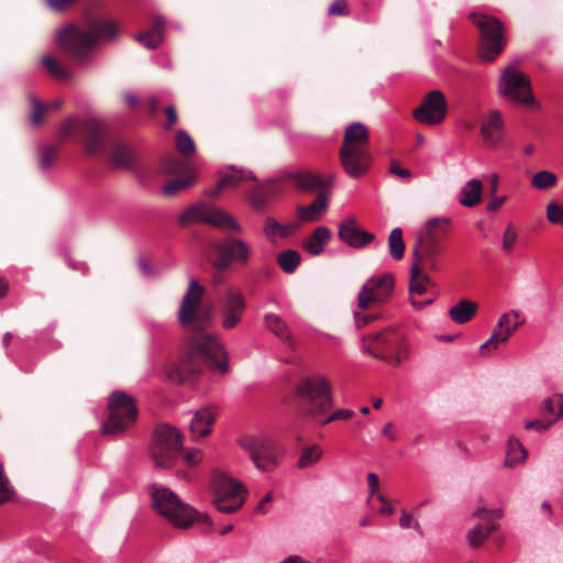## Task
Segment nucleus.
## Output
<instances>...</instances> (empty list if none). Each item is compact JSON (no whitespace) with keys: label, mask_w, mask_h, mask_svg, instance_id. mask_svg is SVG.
I'll return each mask as SVG.
<instances>
[{"label":"nucleus","mask_w":563,"mask_h":563,"mask_svg":"<svg viewBox=\"0 0 563 563\" xmlns=\"http://www.w3.org/2000/svg\"><path fill=\"white\" fill-rule=\"evenodd\" d=\"M339 159L342 169L352 178L368 172L372 164L369 131L363 123L353 122L345 128Z\"/></svg>","instance_id":"7ed1b4c3"},{"label":"nucleus","mask_w":563,"mask_h":563,"mask_svg":"<svg viewBox=\"0 0 563 563\" xmlns=\"http://www.w3.org/2000/svg\"><path fill=\"white\" fill-rule=\"evenodd\" d=\"M273 500V493L269 492L267 493L262 499L261 501L258 503V505L256 506V509L255 511L257 514H261V515H265L267 514L268 511V508H267V505L271 504Z\"/></svg>","instance_id":"680f3d73"},{"label":"nucleus","mask_w":563,"mask_h":563,"mask_svg":"<svg viewBox=\"0 0 563 563\" xmlns=\"http://www.w3.org/2000/svg\"><path fill=\"white\" fill-rule=\"evenodd\" d=\"M209 249L216 254L211 265L218 272L227 271L232 263L246 266L252 257L251 246L242 239L229 236L219 242H211Z\"/></svg>","instance_id":"dca6fc26"},{"label":"nucleus","mask_w":563,"mask_h":563,"mask_svg":"<svg viewBox=\"0 0 563 563\" xmlns=\"http://www.w3.org/2000/svg\"><path fill=\"white\" fill-rule=\"evenodd\" d=\"M528 452L522 443L515 437H510L507 443L505 466L514 467L527 459Z\"/></svg>","instance_id":"e433bc0d"},{"label":"nucleus","mask_w":563,"mask_h":563,"mask_svg":"<svg viewBox=\"0 0 563 563\" xmlns=\"http://www.w3.org/2000/svg\"><path fill=\"white\" fill-rule=\"evenodd\" d=\"M181 227H188L192 223H207L222 230L242 232V227L228 212L205 203H197L188 207L178 218Z\"/></svg>","instance_id":"4468645a"},{"label":"nucleus","mask_w":563,"mask_h":563,"mask_svg":"<svg viewBox=\"0 0 563 563\" xmlns=\"http://www.w3.org/2000/svg\"><path fill=\"white\" fill-rule=\"evenodd\" d=\"M321 457L322 450L316 444L309 445L302 450L297 462V467L300 470L309 468L318 463Z\"/></svg>","instance_id":"ea45409f"},{"label":"nucleus","mask_w":563,"mask_h":563,"mask_svg":"<svg viewBox=\"0 0 563 563\" xmlns=\"http://www.w3.org/2000/svg\"><path fill=\"white\" fill-rule=\"evenodd\" d=\"M506 197H494L492 201L487 205L488 211H497L505 202Z\"/></svg>","instance_id":"774afa93"},{"label":"nucleus","mask_w":563,"mask_h":563,"mask_svg":"<svg viewBox=\"0 0 563 563\" xmlns=\"http://www.w3.org/2000/svg\"><path fill=\"white\" fill-rule=\"evenodd\" d=\"M553 423H554V420H550V421L545 422L543 420L536 419V420L527 422L525 428L527 430L534 429V430H539V431H544V430H548Z\"/></svg>","instance_id":"13d9d810"},{"label":"nucleus","mask_w":563,"mask_h":563,"mask_svg":"<svg viewBox=\"0 0 563 563\" xmlns=\"http://www.w3.org/2000/svg\"><path fill=\"white\" fill-rule=\"evenodd\" d=\"M448 101L440 90L428 92L419 107L412 111V117L426 125H438L442 123L448 113Z\"/></svg>","instance_id":"aec40b11"},{"label":"nucleus","mask_w":563,"mask_h":563,"mask_svg":"<svg viewBox=\"0 0 563 563\" xmlns=\"http://www.w3.org/2000/svg\"><path fill=\"white\" fill-rule=\"evenodd\" d=\"M205 292V288L197 280H190L181 299L178 320L188 334L206 332L205 325L209 322L210 314L202 306Z\"/></svg>","instance_id":"9b49d317"},{"label":"nucleus","mask_w":563,"mask_h":563,"mask_svg":"<svg viewBox=\"0 0 563 563\" xmlns=\"http://www.w3.org/2000/svg\"><path fill=\"white\" fill-rule=\"evenodd\" d=\"M499 529V523H485L479 521L466 531L465 538L472 550L481 549L492 533Z\"/></svg>","instance_id":"bb28decb"},{"label":"nucleus","mask_w":563,"mask_h":563,"mask_svg":"<svg viewBox=\"0 0 563 563\" xmlns=\"http://www.w3.org/2000/svg\"><path fill=\"white\" fill-rule=\"evenodd\" d=\"M353 416L354 412L352 410L340 409L333 412L332 415L328 416L325 419L320 420V424L325 426L335 420H347L351 419Z\"/></svg>","instance_id":"8fccbe9b"},{"label":"nucleus","mask_w":563,"mask_h":563,"mask_svg":"<svg viewBox=\"0 0 563 563\" xmlns=\"http://www.w3.org/2000/svg\"><path fill=\"white\" fill-rule=\"evenodd\" d=\"M389 170L391 174L401 178L408 179L411 177V172L400 167L396 162H391Z\"/></svg>","instance_id":"0e129e2a"},{"label":"nucleus","mask_w":563,"mask_h":563,"mask_svg":"<svg viewBox=\"0 0 563 563\" xmlns=\"http://www.w3.org/2000/svg\"><path fill=\"white\" fill-rule=\"evenodd\" d=\"M230 170H231L230 174L224 175L214 188H210L207 190L206 194L209 198H216L220 195V192L224 188H227V187L235 188L242 181H245L249 179L253 180V181H257L254 174L250 170L238 169L235 167H231Z\"/></svg>","instance_id":"393cba45"},{"label":"nucleus","mask_w":563,"mask_h":563,"mask_svg":"<svg viewBox=\"0 0 563 563\" xmlns=\"http://www.w3.org/2000/svg\"><path fill=\"white\" fill-rule=\"evenodd\" d=\"M472 516L487 525L498 523V520L503 517V510L501 509H487L485 506H478L473 511Z\"/></svg>","instance_id":"a18cd8bd"},{"label":"nucleus","mask_w":563,"mask_h":563,"mask_svg":"<svg viewBox=\"0 0 563 563\" xmlns=\"http://www.w3.org/2000/svg\"><path fill=\"white\" fill-rule=\"evenodd\" d=\"M159 169L166 175L175 176L164 186V194L166 196H174L189 188L196 181V175L190 165L173 154L162 158Z\"/></svg>","instance_id":"6ab92c4d"},{"label":"nucleus","mask_w":563,"mask_h":563,"mask_svg":"<svg viewBox=\"0 0 563 563\" xmlns=\"http://www.w3.org/2000/svg\"><path fill=\"white\" fill-rule=\"evenodd\" d=\"M298 228L299 223L282 224L276 219L267 217L264 221L263 232L268 240L274 241L276 236H288Z\"/></svg>","instance_id":"c9c22d12"},{"label":"nucleus","mask_w":563,"mask_h":563,"mask_svg":"<svg viewBox=\"0 0 563 563\" xmlns=\"http://www.w3.org/2000/svg\"><path fill=\"white\" fill-rule=\"evenodd\" d=\"M327 206V197L323 192H320L311 205L298 207L297 217L300 222L318 221L325 211Z\"/></svg>","instance_id":"2f4dec72"},{"label":"nucleus","mask_w":563,"mask_h":563,"mask_svg":"<svg viewBox=\"0 0 563 563\" xmlns=\"http://www.w3.org/2000/svg\"><path fill=\"white\" fill-rule=\"evenodd\" d=\"M354 317L356 327L362 328L377 320L380 317V314L376 312H355Z\"/></svg>","instance_id":"603ef678"},{"label":"nucleus","mask_w":563,"mask_h":563,"mask_svg":"<svg viewBox=\"0 0 563 563\" xmlns=\"http://www.w3.org/2000/svg\"><path fill=\"white\" fill-rule=\"evenodd\" d=\"M175 145L179 154L185 157L192 156L196 152V144L192 137L183 130L177 131L175 136Z\"/></svg>","instance_id":"a19ab883"},{"label":"nucleus","mask_w":563,"mask_h":563,"mask_svg":"<svg viewBox=\"0 0 563 563\" xmlns=\"http://www.w3.org/2000/svg\"><path fill=\"white\" fill-rule=\"evenodd\" d=\"M399 525L404 529L410 528L411 526H413L415 528H419L418 521H413L412 516L407 511H402Z\"/></svg>","instance_id":"e2e57ef3"},{"label":"nucleus","mask_w":563,"mask_h":563,"mask_svg":"<svg viewBox=\"0 0 563 563\" xmlns=\"http://www.w3.org/2000/svg\"><path fill=\"white\" fill-rule=\"evenodd\" d=\"M470 19L479 31V57L485 62L495 60L506 44L504 24L486 14L472 13Z\"/></svg>","instance_id":"f8f14e48"},{"label":"nucleus","mask_w":563,"mask_h":563,"mask_svg":"<svg viewBox=\"0 0 563 563\" xmlns=\"http://www.w3.org/2000/svg\"><path fill=\"white\" fill-rule=\"evenodd\" d=\"M388 250L390 256L395 261H400L405 255V241L402 238V231L400 228H395L391 230L388 236Z\"/></svg>","instance_id":"4c0bfd02"},{"label":"nucleus","mask_w":563,"mask_h":563,"mask_svg":"<svg viewBox=\"0 0 563 563\" xmlns=\"http://www.w3.org/2000/svg\"><path fill=\"white\" fill-rule=\"evenodd\" d=\"M77 1L78 0H46V3L55 11H63L75 4Z\"/></svg>","instance_id":"4d7b16f0"},{"label":"nucleus","mask_w":563,"mask_h":563,"mask_svg":"<svg viewBox=\"0 0 563 563\" xmlns=\"http://www.w3.org/2000/svg\"><path fill=\"white\" fill-rule=\"evenodd\" d=\"M265 327L279 340L294 347L292 335L287 323L277 314L267 313L264 317Z\"/></svg>","instance_id":"473e14b6"},{"label":"nucleus","mask_w":563,"mask_h":563,"mask_svg":"<svg viewBox=\"0 0 563 563\" xmlns=\"http://www.w3.org/2000/svg\"><path fill=\"white\" fill-rule=\"evenodd\" d=\"M245 308L246 301L243 294L239 289H227L220 307L222 327L224 329L235 328L241 321Z\"/></svg>","instance_id":"412c9836"},{"label":"nucleus","mask_w":563,"mask_h":563,"mask_svg":"<svg viewBox=\"0 0 563 563\" xmlns=\"http://www.w3.org/2000/svg\"><path fill=\"white\" fill-rule=\"evenodd\" d=\"M148 451L155 468L168 470L174 467L183 452L180 431L167 423L156 426Z\"/></svg>","instance_id":"1a4fd4ad"},{"label":"nucleus","mask_w":563,"mask_h":563,"mask_svg":"<svg viewBox=\"0 0 563 563\" xmlns=\"http://www.w3.org/2000/svg\"><path fill=\"white\" fill-rule=\"evenodd\" d=\"M74 129H75V121L73 119L66 120L62 124L60 130H59L60 137L68 139L69 136L73 135Z\"/></svg>","instance_id":"052dcab7"},{"label":"nucleus","mask_w":563,"mask_h":563,"mask_svg":"<svg viewBox=\"0 0 563 563\" xmlns=\"http://www.w3.org/2000/svg\"><path fill=\"white\" fill-rule=\"evenodd\" d=\"M300 261V254L294 250L283 251L277 256L278 265L287 274H292L299 266Z\"/></svg>","instance_id":"58836bf2"},{"label":"nucleus","mask_w":563,"mask_h":563,"mask_svg":"<svg viewBox=\"0 0 563 563\" xmlns=\"http://www.w3.org/2000/svg\"><path fill=\"white\" fill-rule=\"evenodd\" d=\"M297 395L302 413L312 420L325 416L333 406L331 384L322 375L303 378L297 385Z\"/></svg>","instance_id":"0eeeda50"},{"label":"nucleus","mask_w":563,"mask_h":563,"mask_svg":"<svg viewBox=\"0 0 563 563\" xmlns=\"http://www.w3.org/2000/svg\"><path fill=\"white\" fill-rule=\"evenodd\" d=\"M239 443L249 453L257 470L268 472L276 466V446L269 435L264 433L245 434L240 438Z\"/></svg>","instance_id":"a211bd4d"},{"label":"nucleus","mask_w":563,"mask_h":563,"mask_svg":"<svg viewBox=\"0 0 563 563\" xmlns=\"http://www.w3.org/2000/svg\"><path fill=\"white\" fill-rule=\"evenodd\" d=\"M547 217L552 223L563 224V206L561 207L555 202L549 203L547 208Z\"/></svg>","instance_id":"09e8293b"},{"label":"nucleus","mask_w":563,"mask_h":563,"mask_svg":"<svg viewBox=\"0 0 563 563\" xmlns=\"http://www.w3.org/2000/svg\"><path fill=\"white\" fill-rule=\"evenodd\" d=\"M335 179L334 175H330L327 178L321 177L319 174L313 172H305L297 174L294 178L295 184L298 188L303 190H317L330 187Z\"/></svg>","instance_id":"c85d7f7f"},{"label":"nucleus","mask_w":563,"mask_h":563,"mask_svg":"<svg viewBox=\"0 0 563 563\" xmlns=\"http://www.w3.org/2000/svg\"><path fill=\"white\" fill-rule=\"evenodd\" d=\"M394 288L395 276L391 273L372 276L360 289L357 307L367 310L385 305L391 298Z\"/></svg>","instance_id":"f3484780"},{"label":"nucleus","mask_w":563,"mask_h":563,"mask_svg":"<svg viewBox=\"0 0 563 563\" xmlns=\"http://www.w3.org/2000/svg\"><path fill=\"white\" fill-rule=\"evenodd\" d=\"M14 489L10 486L8 477L4 475L3 465L0 463V505L12 500Z\"/></svg>","instance_id":"49530a36"},{"label":"nucleus","mask_w":563,"mask_h":563,"mask_svg":"<svg viewBox=\"0 0 563 563\" xmlns=\"http://www.w3.org/2000/svg\"><path fill=\"white\" fill-rule=\"evenodd\" d=\"M117 33V26L107 21H92L87 27L69 25L58 36L62 48L76 59H82L88 55L99 38H112Z\"/></svg>","instance_id":"423d86ee"},{"label":"nucleus","mask_w":563,"mask_h":563,"mask_svg":"<svg viewBox=\"0 0 563 563\" xmlns=\"http://www.w3.org/2000/svg\"><path fill=\"white\" fill-rule=\"evenodd\" d=\"M30 102V120L34 125H38L43 122L44 115L47 112V106L40 101L34 95H27Z\"/></svg>","instance_id":"37998d69"},{"label":"nucleus","mask_w":563,"mask_h":563,"mask_svg":"<svg viewBox=\"0 0 563 563\" xmlns=\"http://www.w3.org/2000/svg\"><path fill=\"white\" fill-rule=\"evenodd\" d=\"M363 347L374 357L399 366L409 357V345L405 335L395 329H385L363 338Z\"/></svg>","instance_id":"6e6552de"},{"label":"nucleus","mask_w":563,"mask_h":563,"mask_svg":"<svg viewBox=\"0 0 563 563\" xmlns=\"http://www.w3.org/2000/svg\"><path fill=\"white\" fill-rule=\"evenodd\" d=\"M151 497L154 510L176 528L188 529L196 521L211 525L207 514H200L181 501L169 488L154 484L151 486Z\"/></svg>","instance_id":"39448f33"},{"label":"nucleus","mask_w":563,"mask_h":563,"mask_svg":"<svg viewBox=\"0 0 563 563\" xmlns=\"http://www.w3.org/2000/svg\"><path fill=\"white\" fill-rule=\"evenodd\" d=\"M559 404H561V395H554L543 400L542 410L547 413H554Z\"/></svg>","instance_id":"6e6d98bb"},{"label":"nucleus","mask_w":563,"mask_h":563,"mask_svg":"<svg viewBox=\"0 0 563 563\" xmlns=\"http://www.w3.org/2000/svg\"><path fill=\"white\" fill-rule=\"evenodd\" d=\"M449 225L450 219L433 218L417 234L409 279L410 302L415 308L422 309L432 303V299L419 300L416 295H423L432 285L429 273L439 271V256L443 251L441 239L448 234Z\"/></svg>","instance_id":"f257e3e1"},{"label":"nucleus","mask_w":563,"mask_h":563,"mask_svg":"<svg viewBox=\"0 0 563 563\" xmlns=\"http://www.w3.org/2000/svg\"><path fill=\"white\" fill-rule=\"evenodd\" d=\"M277 195V188L273 185H258L247 192V200L251 206L260 212L268 207L269 202Z\"/></svg>","instance_id":"cd10ccee"},{"label":"nucleus","mask_w":563,"mask_h":563,"mask_svg":"<svg viewBox=\"0 0 563 563\" xmlns=\"http://www.w3.org/2000/svg\"><path fill=\"white\" fill-rule=\"evenodd\" d=\"M498 92L509 102L526 106L536 103L530 78L512 65L503 69L498 81Z\"/></svg>","instance_id":"2eb2a0df"},{"label":"nucleus","mask_w":563,"mask_h":563,"mask_svg":"<svg viewBox=\"0 0 563 563\" xmlns=\"http://www.w3.org/2000/svg\"><path fill=\"white\" fill-rule=\"evenodd\" d=\"M339 239L353 249H362L375 240V235L364 231L355 217L342 220L338 228Z\"/></svg>","instance_id":"5701e85b"},{"label":"nucleus","mask_w":563,"mask_h":563,"mask_svg":"<svg viewBox=\"0 0 563 563\" xmlns=\"http://www.w3.org/2000/svg\"><path fill=\"white\" fill-rule=\"evenodd\" d=\"M165 22L162 18L155 16L148 31H144L135 36L136 41L150 49H155L163 42Z\"/></svg>","instance_id":"7c9ffc66"},{"label":"nucleus","mask_w":563,"mask_h":563,"mask_svg":"<svg viewBox=\"0 0 563 563\" xmlns=\"http://www.w3.org/2000/svg\"><path fill=\"white\" fill-rule=\"evenodd\" d=\"M517 233L515 232V230L512 229L511 225H509L506 231L504 232V236H503V249L505 252H510L514 247V245L516 244L517 242Z\"/></svg>","instance_id":"3c124183"},{"label":"nucleus","mask_w":563,"mask_h":563,"mask_svg":"<svg viewBox=\"0 0 563 563\" xmlns=\"http://www.w3.org/2000/svg\"><path fill=\"white\" fill-rule=\"evenodd\" d=\"M332 238V232L327 227H318L313 232L303 241L302 247L311 255H320Z\"/></svg>","instance_id":"c756f323"},{"label":"nucleus","mask_w":563,"mask_h":563,"mask_svg":"<svg viewBox=\"0 0 563 563\" xmlns=\"http://www.w3.org/2000/svg\"><path fill=\"white\" fill-rule=\"evenodd\" d=\"M86 151L89 155L103 153L109 162L117 168H133L136 156L131 147L109 135L102 122L88 120L84 124Z\"/></svg>","instance_id":"20e7f679"},{"label":"nucleus","mask_w":563,"mask_h":563,"mask_svg":"<svg viewBox=\"0 0 563 563\" xmlns=\"http://www.w3.org/2000/svg\"><path fill=\"white\" fill-rule=\"evenodd\" d=\"M211 487L214 494V505L221 512H235L245 503L246 488L243 483L224 472H213Z\"/></svg>","instance_id":"ddd939ff"},{"label":"nucleus","mask_w":563,"mask_h":563,"mask_svg":"<svg viewBox=\"0 0 563 563\" xmlns=\"http://www.w3.org/2000/svg\"><path fill=\"white\" fill-rule=\"evenodd\" d=\"M558 183V177L554 173L541 170L533 175L531 184L539 190H547L553 188Z\"/></svg>","instance_id":"79ce46f5"},{"label":"nucleus","mask_w":563,"mask_h":563,"mask_svg":"<svg viewBox=\"0 0 563 563\" xmlns=\"http://www.w3.org/2000/svg\"><path fill=\"white\" fill-rule=\"evenodd\" d=\"M377 499L383 504L379 512L386 516H390L394 512V509L389 505L388 499L383 494H377Z\"/></svg>","instance_id":"338daca9"},{"label":"nucleus","mask_w":563,"mask_h":563,"mask_svg":"<svg viewBox=\"0 0 563 563\" xmlns=\"http://www.w3.org/2000/svg\"><path fill=\"white\" fill-rule=\"evenodd\" d=\"M478 306L468 299H462L451 307L449 311L450 318L459 324L468 322L476 313Z\"/></svg>","instance_id":"f704fd0d"},{"label":"nucleus","mask_w":563,"mask_h":563,"mask_svg":"<svg viewBox=\"0 0 563 563\" xmlns=\"http://www.w3.org/2000/svg\"><path fill=\"white\" fill-rule=\"evenodd\" d=\"M165 114H166V118H167V121L166 123L164 124V129L165 130H170L173 128V125L177 122L178 120V117H177V112H176V109L174 106H168L166 109H165Z\"/></svg>","instance_id":"bf43d9fd"},{"label":"nucleus","mask_w":563,"mask_h":563,"mask_svg":"<svg viewBox=\"0 0 563 563\" xmlns=\"http://www.w3.org/2000/svg\"><path fill=\"white\" fill-rule=\"evenodd\" d=\"M481 136L483 142L493 148L499 146L504 140V119L498 110L489 111L488 115L481 122Z\"/></svg>","instance_id":"b1692460"},{"label":"nucleus","mask_w":563,"mask_h":563,"mask_svg":"<svg viewBox=\"0 0 563 563\" xmlns=\"http://www.w3.org/2000/svg\"><path fill=\"white\" fill-rule=\"evenodd\" d=\"M57 152H58L57 146L49 145V146L43 147L41 151V155H40L41 168H44V169L49 168L53 165V163L57 156Z\"/></svg>","instance_id":"de8ad7c7"},{"label":"nucleus","mask_w":563,"mask_h":563,"mask_svg":"<svg viewBox=\"0 0 563 563\" xmlns=\"http://www.w3.org/2000/svg\"><path fill=\"white\" fill-rule=\"evenodd\" d=\"M108 413L102 424V433L118 435L130 429L137 418L135 400L129 394L114 390L109 396Z\"/></svg>","instance_id":"9d476101"},{"label":"nucleus","mask_w":563,"mask_h":563,"mask_svg":"<svg viewBox=\"0 0 563 563\" xmlns=\"http://www.w3.org/2000/svg\"><path fill=\"white\" fill-rule=\"evenodd\" d=\"M216 419V413L210 408L198 410L191 418L189 430L195 439L207 437L211 431V426Z\"/></svg>","instance_id":"a878e982"},{"label":"nucleus","mask_w":563,"mask_h":563,"mask_svg":"<svg viewBox=\"0 0 563 563\" xmlns=\"http://www.w3.org/2000/svg\"><path fill=\"white\" fill-rule=\"evenodd\" d=\"M329 15H347V3L345 0H335L328 9Z\"/></svg>","instance_id":"5fc2aeb1"},{"label":"nucleus","mask_w":563,"mask_h":563,"mask_svg":"<svg viewBox=\"0 0 563 563\" xmlns=\"http://www.w3.org/2000/svg\"><path fill=\"white\" fill-rule=\"evenodd\" d=\"M367 484L369 487L371 497L378 494L379 478L375 473L367 474Z\"/></svg>","instance_id":"69168bd1"},{"label":"nucleus","mask_w":563,"mask_h":563,"mask_svg":"<svg viewBox=\"0 0 563 563\" xmlns=\"http://www.w3.org/2000/svg\"><path fill=\"white\" fill-rule=\"evenodd\" d=\"M208 364L211 369L224 374L229 369L228 355L216 336L207 332L188 334V345L180 358L172 365L168 377L178 384L194 380Z\"/></svg>","instance_id":"f03ea898"},{"label":"nucleus","mask_w":563,"mask_h":563,"mask_svg":"<svg viewBox=\"0 0 563 563\" xmlns=\"http://www.w3.org/2000/svg\"><path fill=\"white\" fill-rule=\"evenodd\" d=\"M42 64L53 77L60 80L69 79L70 75L68 70L63 65H60L54 57L48 55L43 56Z\"/></svg>","instance_id":"c03bdc74"},{"label":"nucleus","mask_w":563,"mask_h":563,"mask_svg":"<svg viewBox=\"0 0 563 563\" xmlns=\"http://www.w3.org/2000/svg\"><path fill=\"white\" fill-rule=\"evenodd\" d=\"M179 460L184 461L187 465H190V466L196 465L201 460V451L195 449V450H189V451L185 452L183 450Z\"/></svg>","instance_id":"864d4df0"},{"label":"nucleus","mask_w":563,"mask_h":563,"mask_svg":"<svg viewBox=\"0 0 563 563\" xmlns=\"http://www.w3.org/2000/svg\"><path fill=\"white\" fill-rule=\"evenodd\" d=\"M520 313L518 311L511 310L508 312H505L498 323L497 327L494 329L490 338L484 342L481 345V353H492L498 349V346L503 343H506L509 338L512 335V333L521 325L523 324V321L521 322H515L514 324H510L511 318H519Z\"/></svg>","instance_id":"4be33fe9"},{"label":"nucleus","mask_w":563,"mask_h":563,"mask_svg":"<svg viewBox=\"0 0 563 563\" xmlns=\"http://www.w3.org/2000/svg\"><path fill=\"white\" fill-rule=\"evenodd\" d=\"M482 181L479 179H471L461 189L459 202L464 207L473 208L482 201Z\"/></svg>","instance_id":"72a5a7b5"}]
</instances>
